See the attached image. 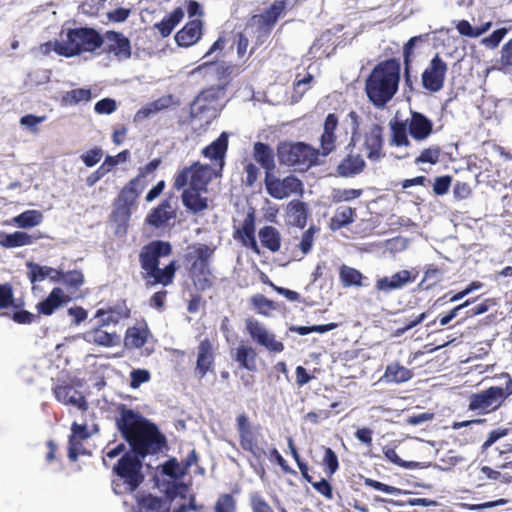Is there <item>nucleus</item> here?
Wrapping results in <instances>:
<instances>
[{
    "label": "nucleus",
    "instance_id": "f257e3e1",
    "mask_svg": "<svg viewBox=\"0 0 512 512\" xmlns=\"http://www.w3.org/2000/svg\"><path fill=\"white\" fill-rule=\"evenodd\" d=\"M116 425L131 447L113 467L112 489L116 495H124L134 492L144 481L142 459L160 451L165 438L154 424L124 405Z\"/></svg>",
    "mask_w": 512,
    "mask_h": 512
},
{
    "label": "nucleus",
    "instance_id": "f03ea898",
    "mask_svg": "<svg viewBox=\"0 0 512 512\" xmlns=\"http://www.w3.org/2000/svg\"><path fill=\"white\" fill-rule=\"evenodd\" d=\"M400 81V64L395 59L380 62L366 80V94L378 108L384 107L396 94Z\"/></svg>",
    "mask_w": 512,
    "mask_h": 512
},
{
    "label": "nucleus",
    "instance_id": "7ed1b4c3",
    "mask_svg": "<svg viewBox=\"0 0 512 512\" xmlns=\"http://www.w3.org/2000/svg\"><path fill=\"white\" fill-rule=\"evenodd\" d=\"M171 250L169 242L160 240L152 241L141 249L139 261L143 278L148 286L156 284L166 286L172 283L176 271L175 261L170 262L164 269L159 268V259L168 256Z\"/></svg>",
    "mask_w": 512,
    "mask_h": 512
},
{
    "label": "nucleus",
    "instance_id": "20e7f679",
    "mask_svg": "<svg viewBox=\"0 0 512 512\" xmlns=\"http://www.w3.org/2000/svg\"><path fill=\"white\" fill-rule=\"evenodd\" d=\"M102 36L93 28L68 29L55 41L54 51L65 57H73L85 52H94L103 45Z\"/></svg>",
    "mask_w": 512,
    "mask_h": 512
},
{
    "label": "nucleus",
    "instance_id": "39448f33",
    "mask_svg": "<svg viewBox=\"0 0 512 512\" xmlns=\"http://www.w3.org/2000/svg\"><path fill=\"white\" fill-rule=\"evenodd\" d=\"M277 155L281 164L304 171L316 163L319 151L302 142H284L278 145Z\"/></svg>",
    "mask_w": 512,
    "mask_h": 512
},
{
    "label": "nucleus",
    "instance_id": "423d86ee",
    "mask_svg": "<svg viewBox=\"0 0 512 512\" xmlns=\"http://www.w3.org/2000/svg\"><path fill=\"white\" fill-rule=\"evenodd\" d=\"M219 170L210 165L195 162L189 167L183 168L174 179V188L181 190L186 186L207 190L208 183L213 177H217Z\"/></svg>",
    "mask_w": 512,
    "mask_h": 512
},
{
    "label": "nucleus",
    "instance_id": "0eeeda50",
    "mask_svg": "<svg viewBox=\"0 0 512 512\" xmlns=\"http://www.w3.org/2000/svg\"><path fill=\"white\" fill-rule=\"evenodd\" d=\"M512 394V380L508 379L505 388L493 386L470 397L469 409L479 414L495 411L506 397Z\"/></svg>",
    "mask_w": 512,
    "mask_h": 512
},
{
    "label": "nucleus",
    "instance_id": "6e6552de",
    "mask_svg": "<svg viewBox=\"0 0 512 512\" xmlns=\"http://www.w3.org/2000/svg\"><path fill=\"white\" fill-rule=\"evenodd\" d=\"M139 178L132 179L119 193L114 202L112 220L119 226L125 225L131 217V209L141 189H138Z\"/></svg>",
    "mask_w": 512,
    "mask_h": 512
},
{
    "label": "nucleus",
    "instance_id": "1a4fd4ad",
    "mask_svg": "<svg viewBox=\"0 0 512 512\" xmlns=\"http://www.w3.org/2000/svg\"><path fill=\"white\" fill-rule=\"evenodd\" d=\"M265 188L267 193L274 199H284L291 195L302 194V182L294 177L287 176L284 179L276 177L273 172L265 175Z\"/></svg>",
    "mask_w": 512,
    "mask_h": 512
},
{
    "label": "nucleus",
    "instance_id": "9d476101",
    "mask_svg": "<svg viewBox=\"0 0 512 512\" xmlns=\"http://www.w3.org/2000/svg\"><path fill=\"white\" fill-rule=\"evenodd\" d=\"M246 331L250 335L251 339L259 346L265 348L267 351L272 353H280L284 350L282 342L276 339V336L269 331L263 324L254 319H247Z\"/></svg>",
    "mask_w": 512,
    "mask_h": 512
},
{
    "label": "nucleus",
    "instance_id": "9b49d317",
    "mask_svg": "<svg viewBox=\"0 0 512 512\" xmlns=\"http://www.w3.org/2000/svg\"><path fill=\"white\" fill-rule=\"evenodd\" d=\"M162 471L172 479L165 488L166 497L170 501L176 497L185 498L186 493L188 492V486L184 483H177L175 481L180 479L186 473L185 468L178 463L176 459H170L162 466Z\"/></svg>",
    "mask_w": 512,
    "mask_h": 512
},
{
    "label": "nucleus",
    "instance_id": "f8f14e48",
    "mask_svg": "<svg viewBox=\"0 0 512 512\" xmlns=\"http://www.w3.org/2000/svg\"><path fill=\"white\" fill-rule=\"evenodd\" d=\"M447 64L438 56H434L422 74L423 87L431 92H438L444 86Z\"/></svg>",
    "mask_w": 512,
    "mask_h": 512
},
{
    "label": "nucleus",
    "instance_id": "ddd939ff",
    "mask_svg": "<svg viewBox=\"0 0 512 512\" xmlns=\"http://www.w3.org/2000/svg\"><path fill=\"white\" fill-rule=\"evenodd\" d=\"M102 39L106 51L112 54L118 61H125L131 57L130 40L124 34L106 31Z\"/></svg>",
    "mask_w": 512,
    "mask_h": 512
},
{
    "label": "nucleus",
    "instance_id": "4468645a",
    "mask_svg": "<svg viewBox=\"0 0 512 512\" xmlns=\"http://www.w3.org/2000/svg\"><path fill=\"white\" fill-rule=\"evenodd\" d=\"M286 10L285 1H275L267 10L261 14L254 15L251 18L250 25L256 26L260 32L267 35L270 33L278 18Z\"/></svg>",
    "mask_w": 512,
    "mask_h": 512
},
{
    "label": "nucleus",
    "instance_id": "2eb2a0df",
    "mask_svg": "<svg viewBox=\"0 0 512 512\" xmlns=\"http://www.w3.org/2000/svg\"><path fill=\"white\" fill-rule=\"evenodd\" d=\"M384 137L383 127L378 124H372L365 133L364 147L367 151V157L371 161H378L384 157L383 153Z\"/></svg>",
    "mask_w": 512,
    "mask_h": 512
},
{
    "label": "nucleus",
    "instance_id": "dca6fc26",
    "mask_svg": "<svg viewBox=\"0 0 512 512\" xmlns=\"http://www.w3.org/2000/svg\"><path fill=\"white\" fill-rule=\"evenodd\" d=\"M410 114L406 120L410 136L416 141L426 140L433 132V122L420 112L411 111Z\"/></svg>",
    "mask_w": 512,
    "mask_h": 512
},
{
    "label": "nucleus",
    "instance_id": "f3484780",
    "mask_svg": "<svg viewBox=\"0 0 512 512\" xmlns=\"http://www.w3.org/2000/svg\"><path fill=\"white\" fill-rule=\"evenodd\" d=\"M227 148L228 133L222 132L216 140L202 150V154L214 162L213 167L221 171L224 166V157Z\"/></svg>",
    "mask_w": 512,
    "mask_h": 512
},
{
    "label": "nucleus",
    "instance_id": "a211bd4d",
    "mask_svg": "<svg viewBox=\"0 0 512 512\" xmlns=\"http://www.w3.org/2000/svg\"><path fill=\"white\" fill-rule=\"evenodd\" d=\"M416 275H412L408 270H401L390 277H382L376 282V289L384 293L405 287L407 284L414 282Z\"/></svg>",
    "mask_w": 512,
    "mask_h": 512
},
{
    "label": "nucleus",
    "instance_id": "6ab92c4d",
    "mask_svg": "<svg viewBox=\"0 0 512 512\" xmlns=\"http://www.w3.org/2000/svg\"><path fill=\"white\" fill-rule=\"evenodd\" d=\"M236 427L239 433L240 446L242 449L251 448V445L258 442L259 427L253 426L246 414L237 416Z\"/></svg>",
    "mask_w": 512,
    "mask_h": 512
},
{
    "label": "nucleus",
    "instance_id": "aec40b11",
    "mask_svg": "<svg viewBox=\"0 0 512 512\" xmlns=\"http://www.w3.org/2000/svg\"><path fill=\"white\" fill-rule=\"evenodd\" d=\"M202 36V22L198 19L189 21L175 35L177 44L181 47H190L197 43Z\"/></svg>",
    "mask_w": 512,
    "mask_h": 512
},
{
    "label": "nucleus",
    "instance_id": "412c9836",
    "mask_svg": "<svg viewBox=\"0 0 512 512\" xmlns=\"http://www.w3.org/2000/svg\"><path fill=\"white\" fill-rule=\"evenodd\" d=\"M54 394L56 399L65 405L75 406L80 410L87 408L85 398L70 385H57L54 388Z\"/></svg>",
    "mask_w": 512,
    "mask_h": 512
},
{
    "label": "nucleus",
    "instance_id": "4be33fe9",
    "mask_svg": "<svg viewBox=\"0 0 512 512\" xmlns=\"http://www.w3.org/2000/svg\"><path fill=\"white\" fill-rule=\"evenodd\" d=\"M214 363L212 344L208 339H204L200 342L197 352V362L195 373L202 379L208 371L212 368Z\"/></svg>",
    "mask_w": 512,
    "mask_h": 512
},
{
    "label": "nucleus",
    "instance_id": "5701e85b",
    "mask_svg": "<svg viewBox=\"0 0 512 512\" xmlns=\"http://www.w3.org/2000/svg\"><path fill=\"white\" fill-rule=\"evenodd\" d=\"M129 157V151L124 150L116 156H107L102 165L86 179V184L89 187L94 186L102 177L112 170L113 167L121 162H124Z\"/></svg>",
    "mask_w": 512,
    "mask_h": 512
},
{
    "label": "nucleus",
    "instance_id": "b1692460",
    "mask_svg": "<svg viewBox=\"0 0 512 512\" xmlns=\"http://www.w3.org/2000/svg\"><path fill=\"white\" fill-rule=\"evenodd\" d=\"M338 126V118L334 113L327 115L324 122V131L321 136L322 155L327 156L335 148V131Z\"/></svg>",
    "mask_w": 512,
    "mask_h": 512
},
{
    "label": "nucleus",
    "instance_id": "393cba45",
    "mask_svg": "<svg viewBox=\"0 0 512 512\" xmlns=\"http://www.w3.org/2000/svg\"><path fill=\"white\" fill-rule=\"evenodd\" d=\"M28 276L31 283L41 282L48 278L50 281L54 283L61 282V270L54 269L48 266H41L39 264L28 262Z\"/></svg>",
    "mask_w": 512,
    "mask_h": 512
},
{
    "label": "nucleus",
    "instance_id": "a878e982",
    "mask_svg": "<svg viewBox=\"0 0 512 512\" xmlns=\"http://www.w3.org/2000/svg\"><path fill=\"white\" fill-rule=\"evenodd\" d=\"M205 189H198L194 187H188L182 193V202L184 206L193 213H198L205 210L208 207V201L206 197L202 196Z\"/></svg>",
    "mask_w": 512,
    "mask_h": 512
},
{
    "label": "nucleus",
    "instance_id": "bb28decb",
    "mask_svg": "<svg viewBox=\"0 0 512 512\" xmlns=\"http://www.w3.org/2000/svg\"><path fill=\"white\" fill-rule=\"evenodd\" d=\"M172 104V96L166 95L158 98L157 100L148 103L143 106L141 109L137 111L134 116L135 122H141L147 118L152 117L153 115L159 113L160 111L168 108Z\"/></svg>",
    "mask_w": 512,
    "mask_h": 512
},
{
    "label": "nucleus",
    "instance_id": "cd10ccee",
    "mask_svg": "<svg viewBox=\"0 0 512 512\" xmlns=\"http://www.w3.org/2000/svg\"><path fill=\"white\" fill-rule=\"evenodd\" d=\"M89 433L86 425L73 423L71 427V435L69 437L68 445V458L71 461H76L79 455V448L81 441L88 438Z\"/></svg>",
    "mask_w": 512,
    "mask_h": 512
},
{
    "label": "nucleus",
    "instance_id": "c85d7f7f",
    "mask_svg": "<svg viewBox=\"0 0 512 512\" xmlns=\"http://www.w3.org/2000/svg\"><path fill=\"white\" fill-rule=\"evenodd\" d=\"M365 167V161L360 154H350L338 165L337 171L343 177L359 174Z\"/></svg>",
    "mask_w": 512,
    "mask_h": 512
},
{
    "label": "nucleus",
    "instance_id": "c756f323",
    "mask_svg": "<svg viewBox=\"0 0 512 512\" xmlns=\"http://www.w3.org/2000/svg\"><path fill=\"white\" fill-rule=\"evenodd\" d=\"M234 238L249 247L254 253L260 254V248L254 235V224L251 219H246L241 228L237 229Z\"/></svg>",
    "mask_w": 512,
    "mask_h": 512
},
{
    "label": "nucleus",
    "instance_id": "7c9ffc66",
    "mask_svg": "<svg viewBox=\"0 0 512 512\" xmlns=\"http://www.w3.org/2000/svg\"><path fill=\"white\" fill-rule=\"evenodd\" d=\"M67 301V296L64 291L56 287L48 297L38 304V311L44 315H51L57 308L62 306Z\"/></svg>",
    "mask_w": 512,
    "mask_h": 512
},
{
    "label": "nucleus",
    "instance_id": "2f4dec72",
    "mask_svg": "<svg viewBox=\"0 0 512 512\" xmlns=\"http://www.w3.org/2000/svg\"><path fill=\"white\" fill-rule=\"evenodd\" d=\"M254 159L265 169V175L272 173L275 168L274 154L272 149L265 143L257 142L254 144Z\"/></svg>",
    "mask_w": 512,
    "mask_h": 512
},
{
    "label": "nucleus",
    "instance_id": "473e14b6",
    "mask_svg": "<svg viewBox=\"0 0 512 512\" xmlns=\"http://www.w3.org/2000/svg\"><path fill=\"white\" fill-rule=\"evenodd\" d=\"M35 239L32 235L22 231L3 233L0 235V245L7 249L18 248L33 244Z\"/></svg>",
    "mask_w": 512,
    "mask_h": 512
},
{
    "label": "nucleus",
    "instance_id": "72a5a7b5",
    "mask_svg": "<svg viewBox=\"0 0 512 512\" xmlns=\"http://www.w3.org/2000/svg\"><path fill=\"white\" fill-rule=\"evenodd\" d=\"M148 336L149 330L145 324L128 328L124 339L125 347L140 348L147 342Z\"/></svg>",
    "mask_w": 512,
    "mask_h": 512
},
{
    "label": "nucleus",
    "instance_id": "f704fd0d",
    "mask_svg": "<svg viewBox=\"0 0 512 512\" xmlns=\"http://www.w3.org/2000/svg\"><path fill=\"white\" fill-rule=\"evenodd\" d=\"M391 128V139L390 145L397 148H408L411 142L408 138V126L406 121H394L390 122Z\"/></svg>",
    "mask_w": 512,
    "mask_h": 512
},
{
    "label": "nucleus",
    "instance_id": "c9c22d12",
    "mask_svg": "<svg viewBox=\"0 0 512 512\" xmlns=\"http://www.w3.org/2000/svg\"><path fill=\"white\" fill-rule=\"evenodd\" d=\"M170 503L167 500L147 495L137 502V511L134 512H168Z\"/></svg>",
    "mask_w": 512,
    "mask_h": 512
},
{
    "label": "nucleus",
    "instance_id": "e433bc0d",
    "mask_svg": "<svg viewBox=\"0 0 512 512\" xmlns=\"http://www.w3.org/2000/svg\"><path fill=\"white\" fill-rule=\"evenodd\" d=\"M85 340L101 346H115L120 341V336L116 333H109L101 328L94 329L85 333Z\"/></svg>",
    "mask_w": 512,
    "mask_h": 512
},
{
    "label": "nucleus",
    "instance_id": "4c0bfd02",
    "mask_svg": "<svg viewBox=\"0 0 512 512\" xmlns=\"http://www.w3.org/2000/svg\"><path fill=\"white\" fill-rule=\"evenodd\" d=\"M174 217V210L168 201L162 202L147 217V222L155 227H161Z\"/></svg>",
    "mask_w": 512,
    "mask_h": 512
},
{
    "label": "nucleus",
    "instance_id": "58836bf2",
    "mask_svg": "<svg viewBox=\"0 0 512 512\" xmlns=\"http://www.w3.org/2000/svg\"><path fill=\"white\" fill-rule=\"evenodd\" d=\"M355 209L349 206H339L336 208L331 218L330 228L335 231L346 227L354 222Z\"/></svg>",
    "mask_w": 512,
    "mask_h": 512
},
{
    "label": "nucleus",
    "instance_id": "ea45409f",
    "mask_svg": "<svg viewBox=\"0 0 512 512\" xmlns=\"http://www.w3.org/2000/svg\"><path fill=\"white\" fill-rule=\"evenodd\" d=\"M259 238L264 247L271 252L279 251L281 247V236L273 226H265L259 230Z\"/></svg>",
    "mask_w": 512,
    "mask_h": 512
},
{
    "label": "nucleus",
    "instance_id": "a19ab883",
    "mask_svg": "<svg viewBox=\"0 0 512 512\" xmlns=\"http://www.w3.org/2000/svg\"><path fill=\"white\" fill-rule=\"evenodd\" d=\"M184 11L178 7L173 10L168 16L162 19L159 23L155 24L160 34L163 37H167L171 34L176 25L183 19Z\"/></svg>",
    "mask_w": 512,
    "mask_h": 512
},
{
    "label": "nucleus",
    "instance_id": "79ce46f5",
    "mask_svg": "<svg viewBox=\"0 0 512 512\" xmlns=\"http://www.w3.org/2000/svg\"><path fill=\"white\" fill-rule=\"evenodd\" d=\"M229 70L230 67L224 62L206 61L195 68L192 73H203L205 76H215L218 79H222Z\"/></svg>",
    "mask_w": 512,
    "mask_h": 512
},
{
    "label": "nucleus",
    "instance_id": "37998d69",
    "mask_svg": "<svg viewBox=\"0 0 512 512\" xmlns=\"http://www.w3.org/2000/svg\"><path fill=\"white\" fill-rule=\"evenodd\" d=\"M43 221V214L38 210H27L15 216L12 222L19 228H32Z\"/></svg>",
    "mask_w": 512,
    "mask_h": 512
},
{
    "label": "nucleus",
    "instance_id": "c03bdc74",
    "mask_svg": "<svg viewBox=\"0 0 512 512\" xmlns=\"http://www.w3.org/2000/svg\"><path fill=\"white\" fill-rule=\"evenodd\" d=\"M256 352L252 347L240 344L236 349L235 360L245 369L250 371L256 368Z\"/></svg>",
    "mask_w": 512,
    "mask_h": 512
},
{
    "label": "nucleus",
    "instance_id": "a18cd8bd",
    "mask_svg": "<svg viewBox=\"0 0 512 512\" xmlns=\"http://www.w3.org/2000/svg\"><path fill=\"white\" fill-rule=\"evenodd\" d=\"M412 372L398 363H393L387 366L385 371V378L388 382L403 383L412 378Z\"/></svg>",
    "mask_w": 512,
    "mask_h": 512
},
{
    "label": "nucleus",
    "instance_id": "49530a36",
    "mask_svg": "<svg viewBox=\"0 0 512 512\" xmlns=\"http://www.w3.org/2000/svg\"><path fill=\"white\" fill-rule=\"evenodd\" d=\"M339 277L344 287L362 286V273L347 265H342L339 271Z\"/></svg>",
    "mask_w": 512,
    "mask_h": 512
},
{
    "label": "nucleus",
    "instance_id": "de8ad7c7",
    "mask_svg": "<svg viewBox=\"0 0 512 512\" xmlns=\"http://www.w3.org/2000/svg\"><path fill=\"white\" fill-rule=\"evenodd\" d=\"M92 98V92L88 88H78L67 91L62 96V102L65 105H77L80 102H89Z\"/></svg>",
    "mask_w": 512,
    "mask_h": 512
},
{
    "label": "nucleus",
    "instance_id": "09e8293b",
    "mask_svg": "<svg viewBox=\"0 0 512 512\" xmlns=\"http://www.w3.org/2000/svg\"><path fill=\"white\" fill-rule=\"evenodd\" d=\"M300 75L296 76L293 92L291 96L292 103H297L303 97V95L310 89V84L314 80L312 74L307 73L304 77L300 78Z\"/></svg>",
    "mask_w": 512,
    "mask_h": 512
},
{
    "label": "nucleus",
    "instance_id": "8fccbe9b",
    "mask_svg": "<svg viewBox=\"0 0 512 512\" xmlns=\"http://www.w3.org/2000/svg\"><path fill=\"white\" fill-rule=\"evenodd\" d=\"M288 214L295 225L300 227L305 225L307 213L303 202L291 201L288 205Z\"/></svg>",
    "mask_w": 512,
    "mask_h": 512
},
{
    "label": "nucleus",
    "instance_id": "3c124183",
    "mask_svg": "<svg viewBox=\"0 0 512 512\" xmlns=\"http://www.w3.org/2000/svg\"><path fill=\"white\" fill-rule=\"evenodd\" d=\"M362 195L361 189H334L332 191V201L335 203L347 202L356 199Z\"/></svg>",
    "mask_w": 512,
    "mask_h": 512
},
{
    "label": "nucleus",
    "instance_id": "603ef678",
    "mask_svg": "<svg viewBox=\"0 0 512 512\" xmlns=\"http://www.w3.org/2000/svg\"><path fill=\"white\" fill-rule=\"evenodd\" d=\"M336 327V323H329L325 325L293 326L290 328V330L298 333L299 335H308L311 332L326 333L335 329Z\"/></svg>",
    "mask_w": 512,
    "mask_h": 512
},
{
    "label": "nucleus",
    "instance_id": "864d4df0",
    "mask_svg": "<svg viewBox=\"0 0 512 512\" xmlns=\"http://www.w3.org/2000/svg\"><path fill=\"white\" fill-rule=\"evenodd\" d=\"M84 282L83 274L80 271L73 270L64 273L61 270V282L65 284L68 287L71 288H78L80 287Z\"/></svg>",
    "mask_w": 512,
    "mask_h": 512
},
{
    "label": "nucleus",
    "instance_id": "5fc2aeb1",
    "mask_svg": "<svg viewBox=\"0 0 512 512\" xmlns=\"http://www.w3.org/2000/svg\"><path fill=\"white\" fill-rule=\"evenodd\" d=\"M440 148L438 146H432L424 149L421 154L415 159V163H429L436 164L439 161Z\"/></svg>",
    "mask_w": 512,
    "mask_h": 512
},
{
    "label": "nucleus",
    "instance_id": "6e6d98bb",
    "mask_svg": "<svg viewBox=\"0 0 512 512\" xmlns=\"http://www.w3.org/2000/svg\"><path fill=\"white\" fill-rule=\"evenodd\" d=\"M383 453H384L385 457L390 462H392L395 465H398V466L406 468V469H413V468L418 467V463L417 462H412V461L411 462H407V461L402 460L398 456L396 451L394 449H392V448L385 447L383 449Z\"/></svg>",
    "mask_w": 512,
    "mask_h": 512
},
{
    "label": "nucleus",
    "instance_id": "4d7b16f0",
    "mask_svg": "<svg viewBox=\"0 0 512 512\" xmlns=\"http://www.w3.org/2000/svg\"><path fill=\"white\" fill-rule=\"evenodd\" d=\"M507 32V28H499L488 37L483 38L481 43L487 48L495 49L503 40Z\"/></svg>",
    "mask_w": 512,
    "mask_h": 512
},
{
    "label": "nucleus",
    "instance_id": "13d9d810",
    "mask_svg": "<svg viewBox=\"0 0 512 512\" xmlns=\"http://www.w3.org/2000/svg\"><path fill=\"white\" fill-rule=\"evenodd\" d=\"M130 387L137 389L150 380V372L146 369H134L130 372Z\"/></svg>",
    "mask_w": 512,
    "mask_h": 512
},
{
    "label": "nucleus",
    "instance_id": "bf43d9fd",
    "mask_svg": "<svg viewBox=\"0 0 512 512\" xmlns=\"http://www.w3.org/2000/svg\"><path fill=\"white\" fill-rule=\"evenodd\" d=\"M116 109H117V103L112 98L101 99L94 106L95 112L100 115H103V114L110 115L113 112H115Z\"/></svg>",
    "mask_w": 512,
    "mask_h": 512
},
{
    "label": "nucleus",
    "instance_id": "052dcab7",
    "mask_svg": "<svg viewBox=\"0 0 512 512\" xmlns=\"http://www.w3.org/2000/svg\"><path fill=\"white\" fill-rule=\"evenodd\" d=\"M215 512H235L233 497L229 494L220 496L215 505Z\"/></svg>",
    "mask_w": 512,
    "mask_h": 512
},
{
    "label": "nucleus",
    "instance_id": "680f3d73",
    "mask_svg": "<svg viewBox=\"0 0 512 512\" xmlns=\"http://www.w3.org/2000/svg\"><path fill=\"white\" fill-rule=\"evenodd\" d=\"M325 455L323 458L324 465L329 469L330 475L334 474L339 467L338 457L336 453L329 447L324 448Z\"/></svg>",
    "mask_w": 512,
    "mask_h": 512
},
{
    "label": "nucleus",
    "instance_id": "e2e57ef3",
    "mask_svg": "<svg viewBox=\"0 0 512 512\" xmlns=\"http://www.w3.org/2000/svg\"><path fill=\"white\" fill-rule=\"evenodd\" d=\"M46 119L45 116H36L33 114H27L20 118V124L27 129H29L31 132L35 133L37 132V125L44 122Z\"/></svg>",
    "mask_w": 512,
    "mask_h": 512
},
{
    "label": "nucleus",
    "instance_id": "0e129e2a",
    "mask_svg": "<svg viewBox=\"0 0 512 512\" xmlns=\"http://www.w3.org/2000/svg\"><path fill=\"white\" fill-rule=\"evenodd\" d=\"M364 483L366 486L372 487L375 490H378V491H381V492H384L387 494L397 495L400 493V489H398L394 486H390V485L384 484L382 482L370 479V478H366Z\"/></svg>",
    "mask_w": 512,
    "mask_h": 512
},
{
    "label": "nucleus",
    "instance_id": "69168bd1",
    "mask_svg": "<svg viewBox=\"0 0 512 512\" xmlns=\"http://www.w3.org/2000/svg\"><path fill=\"white\" fill-rule=\"evenodd\" d=\"M452 178L451 176H440L435 179L433 185V191L436 195H444L448 192L449 187L451 185Z\"/></svg>",
    "mask_w": 512,
    "mask_h": 512
},
{
    "label": "nucleus",
    "instance_id": "338daca9",
    "mask_svg": "<svg viewBox=\"0 0 512 512\" xmlns=\"http://www.w3.org/2000/svg\"><path fill=\"white\" fill-rule=\"evenodd\" d=\"M315 230L314 227H310L303 233L299 243V248L303 254H307L312 249Z\"/></svg>",
    "mask_w": 512,
    "mask_h": 512
},
{
    "label": "nucleus",
    "instance_id": "774afa93",
    "mask_svg": "<svg viewBox=\"0 0 512 512\" xmlns=\"http://www.w3.org/2000/svg\"><path fill=\"white\" fill-rule=\"evenodd\" d=\"M102 150L100 148L91 149L81 156V159L87 167H93L102 158Z\"/></svg>",
    "mask_w": 512,
    "mask_h": 512
}]
</instances>
